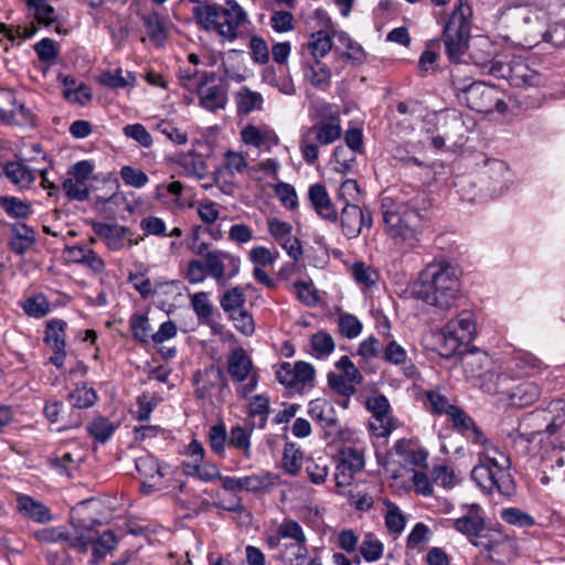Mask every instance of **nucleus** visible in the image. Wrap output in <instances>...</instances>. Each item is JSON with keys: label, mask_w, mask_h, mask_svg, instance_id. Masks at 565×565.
<instances>
[{"label": "nucleus", "mask_w": 565, "mask_h": 565, "mask_svg": "<svg viewBox=\"0 0 565 565\" xmlns=\"http://www.w3.org/2000/svg\"><path fill=\"white\" fill-rule=\"evenodd\" d=\"M430 206L428 194L412 186H405L396 199L383 198L381 210L387 233L393 238L414 246L419 241L417 234Z\"/></svg>", "instance_id": "f257e3e1"}, {"label": "nucleus", "mask_w": 565, "mask_h": 565, "mask_svg": "<svg viewBox=\"0 0 565 565\" xmlns=\"http://www.w3.org/2000/svg\"><path fill=\"white\" fill-rule=\"evenodd\" d=\"M456 268L446 258H436L420 271L414 286L415 298L440 310L451 308L459 297Z\"/></svg>", "instance_id": "f03ea898"}, {"label": "nucleus", "mask_w": 565, "mask_h": 565, "mask_svg": "<svg viewBox=\"0 0 565 565\" xmlns=\"http://www.w3.org/2000/svg\"><path fill=\"white\" fill-rule=\"evenodd\" d=\"M471 57L483 74L504 78L514 87H545L554 82L548 68L521 57L505 62L499 56H492L490 52L483 56L476 51Z\"/></svg>", "instance_id": "7ed1b4c3"}, {"label": "nucleus", "mask_w": 565, "mask_h": 565, "mask_svg": "<svg viewBox=\"0 0 565 565\" xmlns=\"http://www.w3.org/2000/svg\"><path fill=\"white\" fill-rule=\"evenodd\" d=\"M310 116L313 124L301 129L299 149L303 160L313 164L319 158V146L337 141L341 137L342 127L340 114L330 103L317 104Z\"/></svg>", "instance_id": "20e7f679"}, {"label": "nucleus", "mask_w": 565, "mask_h": 565, "mask_svg": "<svg viewBox=\"0 0 565 565\" xmlns=\"http://www.w3.org/2000/svg\"><path fill=\"white\" fill-rule=\"evenodd\" d=\"M482 447L484 452L471 471L472 480L486 492L497 491L505 497L514 494L515 483L509 472V457L499 451L492 443Z\"/></svg>", "instance_id": "39448f33"}, {"label": "nucleus", "mask_w": 565, "mask_h": 565, "mask_svg": "<svg viewBox=\"0 0 565 565\" xmlns=\"http://www.w3.org/2000/svg\"><path fill=\"white\" fill-rule=\"evenodd\" d=\"M193 17L201 29L215 32L228 42L237 39L239 28L248 21L246 11L235 0H226L224 6H196Z\"/></svg>", "instance_id": "423d86ee"}, {"label": "nucleus", "mask_w": 565, "mask_h": 565, "mask_svg": "<svg viewBox=\"0 0 565 565\" xmlns=\"http://www.w3.org/2000/svg\"><path fill=\"white\" fill-rule=\"evenodd\" d=\"M519 30L523 45L529 49L542 43L565 49V21L553 20L551 13L543 8L526 11L521 18Z\"/></svg>", "instance_id": "0eeeda50"}, {"label": "nucleus", "mask_w": 565, "mask_h": 565, "mask_svg": "<svg viewBox=\"0 0 565 565\" xmlns=\"http://www.w3.org/2000/svg\"><path fill=\"white\" fill-rule=\"evenodd\" d=\"M450 74L452 87L460 104H465L469 109L481 114H491L494 110L499 114L507 111L508 106L502 98V93L495 86L488 85L484 82H473L466 85L459 78L458 67H454Z\"/></svg>", "instance_id": "6e6552de"}, {"label": "nucleus", "mask_w": 565, "mask_h": 565, "mask_svg": "<svg viewBox=\"0 0 565 565\" xmlns=\"http://www.w3.org/2000/svg\"><path fill=\"white\" fill-rule=\"evenodd\" d=\"M472 9L468 0H457L455 8L443 30L445 51L450 62L458 64L468 50Z\"/></svg>", "instance_id": "1a4fd4ad"}, {"label": "nucleus", "mask_w": 565, "mask_h": 565, "mask_svg": "<svg viewBox=\"0 0 565 565\" xmlns=\"http://www.w3.org/2000/svg\"><path fill=\"white\" fill-rule=\"evenodd\" d=\"M477 322L471 311H461L456 318L449 320L439 333V354L451 358L468 345L475 338Z\"/></svg>", "instance_id": "9d476101"}, {"label": "nucleus", "mask_w": 565, "mask_h": 565, "mask_svg": "<svg viewBox=\"0 0 565 565\" xmlns=\"http://www.w3.org/2000/svg\"><path fill=\"white\" fill-rule=\"evenodd\" d=\"M226 371L238 398H247L258 386L259 371L243 348L231 350L226 356Z\"/></svg>", "instance_id": "9b49d317"}, {"label": "nucleus", "mask_w": 565, "mask_h": 565, "mask_svg": "<svg viewBox=\"0 0 565 565\" xmlns=\"http://www.w3.org/2000/svg\"><path fill=\"white\" fill-rule=\"evenodd\" d=\"M282 540H289L290 543L284 544L286 553L294 559H305L309 553L308 540L303 527L300 523L291 518H285L278 524L274 534L266 536V544L270 550H276L280 546Z\"/></svg>", "instance_id": "f8f14e48"}, {"label": "nucleus", "mask_w": 565, "mask_h": 565, "mask_svg": "<svg viewBox=\"0 0 565 565\" xmlns=\"http://www.w3.org/2000/svg\"><path fill=\"white\" fill-rule=\"evenodd\" d=\"M207 274L217 284L224 285L235 278L241 270V258L223 249L214 248L204 259Z\"/></svg>", "instance_id": "ddd939ff"}, {"label": "nucleus", "mask_w": 565, "mask_h": 565, "mask_svg": "<svg viewBox=\"0 0 565 565\" xmlns=\"http://www.w3.org/2000/svg\"><path fill=\"white\" fill-rule=\"evenodd\" d=\"M66 328L67 322L58 318L50 319L45 324L43 342L53 351L50 363L57 369L64 366L66 359Z\"/></svg>", "instance_id": "4468645a"}, {"label": "nucleus", "mask_w": 565, "mask_h": 565, "mask_svg": "<svg viewBox=\"0 0 565 565\" xmlns=\"http://www.w3.org/2000/svg\"><path fill=\"white\" fill-rule=\"evenodd\" d=\"M307 413L323 430L324 437L334 438L341 433V424L334 406L326 398L311 399Z\"/></svg>", "instance_id": "2eb2a0df"}, {"label": "nucleus", "mask_w": 565, "mask_h": 565, "mask_svg": "<svg viewBox=\"0 0 565 565\" xmlns=\"http://www.w3.org/2000/svg\"><path fill=\"white\" fill-rule=\"evenodd\" d=\"M194 394L198 399H210L218 391L228 390L227 379L222 369L210 365L194 375Z\"/></svg>", "instance_id": "dca6fc26"}, {"label": "nucleus", "mask_w": 565, "mask_h": 565, "mask_svg": "<svg viewBox=\"0 0 565 565\" xmlns=\"http://www.w3.org/2000/svg\"><path fill=\"white\" fill-rule=\"evenodd\" d=\"M340 223L342 233L348 239L356 238L363 227L372 226V213L358 204H345L341 210Z\"/></svg>", "instance_id": "f3484780"}, {"label": "nucleus", "mask_w": 565, "mask_h": 565, "mask_svg": "<svg viewBox=\"0 0 565 565\" xmlns=\"http://www.w3.org/2000/svg\"><path fill=\"white\" fill-rule=\"evenodd\" d=\"M90 226L93 232L104 242L105 246L110 252L122 250L127 242L129 246L135 244L131 239H127L130 230L125 225L92 221Z\"/></svg>", "instance_id": "a211bd4d"}, {"label": "nucleus", "mask_w": 565, "mask_h": 565, "mask_svg": "<svg viewBox=\"0 0 565 565\" xmlns=\"http://www.w3.org/2000/svg\"><path fill=\"white\" fill-rule=\"evenodd\" d=\"M503 363L515 379L534 376L544 369L543 362L539 358L521 349L512 350Z\"/></svg>", "instance_id": "6ab92c4d"}, {"label": "nucleus", "mask_w": 565, "mask_h": 565, "mask_svg": "<svg viewBox=\"0 0 565 565\" xmlns=\"http://www.w3.org/2000/svg\"><path fill=\"white\" fill-rule=\"evenodd\" d=\"M447 419L451 424L452 428L471 444L480 446H487L491 444V440L484 436L472 417L468 415V413H466L461 407L458 406L457 409L451 413Z\"/></svg>", "instance_id": "aec40b11"}, {"label": "nucleus", "mask_w": 565, "mask_h": 565, "mask_svg": "<svg viewBox=\"0 0 565 565\" xmlns=\"http://www.w3.org/2000/svg\"><path fill=\"white\" fill-rule=\"evenodd\" d=\"M484 526V512L477 503L468 505L466 514L455 519L452 522V527L468 539L479 536V534L483 532Z\"/></svg>", "instance_id": "412c9836"}, {"label": "nucleus", "mask_w": 565, "mask_h": 565, "mask_svg": "<svg viewBox=\"0 0 565 565\" xmlns=\"http://www.w3.org/2000/svg\"><path fill=\"white\" fill-rule=\"evenodd\" d=\"M311 209L323 220L337 222L339 216L326 186L321 183L311 184L307 194Z\"/></svg>", "instance_id": "4be33fe9"}, {"label": "nucleus", "mask_w": 565, "mask_h": 565, "mask_svg": "<svg viewBox=\"0 0 565 565\" xmlns=\"http://www.w3.org/2000/svg\"><path fill=\"white\" fill-rule=\"evenodd\" d=\"M301 71L305 82L321 92H328L331 87V68L320 60L312 58L302 62Z\"/></svg>", "instance_id": "5701e85b"}, {"label": "nucleus", "mask_w": 565, "mask_h": 565, "mask_svg": "<svg viewBox=\"0 0 565 565\" xmlns=\"http://www.w3.org/2000/svg\"><path fill=\"white\" fill-rule=\"evenodd\" d=\"M241 138L245 145L264 151H270L279 142L278 136L273 129L267 126L257 127L253 124L246 125L241 130Z\"/></svg>", "instance_id": "b1692460"}, {"label": "nucleus", "mask_w": 565, "mask_h": 565, "mask_svg": "<svg viewBox=\"0 0 565 565\" xmlns=\"http://www.w3.org/2000/svg\"><path fill=\"white\" fill-rule=\"evenodd\" d=\"M67 258L83 267L87 268L95 275H99L105 271V260L92 248L84 246H68L65 248Z\"/></svg>", "instance_id": "393cba45"}, {"label": "nucleus", "mask_w": 565, "mask_h": 565, "mask_svg": "<svg viewBox=\"0 0 565 565\" xmlns=\"http://www.w3.org/2000/svg\"><path fill=\"white\" fill-rule=\"evenodd\" d=\"M17 509L23 516L40 524H45L53 520L51 510L43 502L28 494H18Z\"/></svg>", "instance_id": "a878e982"}, {"label": "nucleus", "mask_w": 565, "mask_h": 565, "mask_svg": "<svg viewBox=\"0 0 565 565\" xmlns=\"http://www.w3.org/2000/svg\"><path fill=\"white\" fill-rule=\"evenodd\" d=\"M364 407L372 414V418L380 424L382 431L380 435L390 433L387 427L391 418V404L387 397L375 391L364 401Z\"/></svg>", "instance_id": "bb28decb"}, {"label": "nucleus", "mask_w": 565, "mask_h": 565, "mask_svg": "<svg viewBox=\"0 0 565 565\" xmlns=\"http://www.w3.org/2000/svg\"><path fill=\"white\" fill-rule=\"evenodd\" d=\"M333 36L345 51L339 52V46L334 49V53L339 57L353 66L362 65L366 60V54L361 44L354 41L347 32L342 30H333Z\"/></svg>", "instance_id": "cd10ccee"}, {"label": "nucleus", "mask_w": 565, "mask_h": 565, "mask_svg": "<svg viewBox=\"0 0 565 565\" xmlns=\"http://www.w3.org/2000/svg\"><path fill=\"white\" fill-rule=\"evenodd\" d=\"M196 93L199 105L205 110L217 111L224 109L227 105V90L220 85H198Z\"/></svg>", "instance_id": "c85d7f7f"}, {"label": "nucleus", "mask_w": 565, "mask_h": 565, "mask_svg": "<svg viewBox=\"0 0 565 565\" xmlns=\"http://www.w3.org/2000/svg\"><path fill=\"white\" fill-rule=\"evenodd\" d=\"M180 280H167L164 278H156L153 280V292L151 297L157 298V307L160 310L170 312L173 305L170 302L177 295H180Z\"/></svg>", "instance_id": "c756f323"}, {"label": "nucleus", "mask_w": 565, "mask_h": 565, "mask_svg": "<svg viewBox=\"0 0 565 565\" xmlns=\"http://www.w3.org/2000/svg\"><path fill=\"white\" fill-rule=\"evenodd\" d=\"M3 175L17 188L29 189L35 181V170L29 168L23 161H9L2 169Z\"/></svg>", "instance_id": "7c9ffc66"}, {"label": "nucleus", "mask_w": 565, "mask_h": 565, "mask_svg": "<svg viewBox=\"0 0 565 565\" xmlns=\"http://www.w3.org/2000/svg\"><path fill=\"white\" fill-rule=\"evenodd\" d=\"M96 525H100V522L93 520L89 524H86L83 521L75 523L74 535L71 534L68 547L76 548L83 553L87 552L89 546L94 547L98 532L95 529Z\"/></svg>", "instance_id": "2f4dec72"}, {"label": "nucleus", "mask_w": 565, "mask_h": 565, "mask_svg": "<svg viewBox=\"0 0 565 565\" xmlns=\"http://www.w3.org/2000/svg\"><path fill=\"white\" fill-rule=\"evenodd\" d=\"M394 450L405 465L414 467L427 466L428 451L409 439L397 440L394 445Z\"/></svg>", "instance_id": "473e14b6"}, {"label": "nucleus", "mask_w": 565, "mask_h": 565, "mask_svg": "<svg viewBox=\"0 0 565 565\" xmlns=\"http://www.w3.org/2000/svg\"><path fill=\"white\" fill-rule=\"evenodd\" d=\"M494 369L492 359L483 352L471 353L465 358L463 370L465 373L472 379H477L480 383L486 381L488 372Z\"/></svg>", "instance_id": "72a5a7b5"}, {"label": "nucleus", "mask_w": 565, "mask_h": 565, "mask_svg": "<svg viewBox=\"0 0 565 565\" xmlns=\"http://www.w3.org/2000/svg\"><path fill=\"white\" fill-rule=\"evenodd\" d=\"M510 380H515L512 373L507 370V365L503 363L498 370L494 367L491 372H488L486 381L480 383V387L489 394H503L508 396L511 388L508 386Z\"/></svg>", "instance_id": "f704fd0d"}, {"label": "nucleus", "mask_w": 565, "mask_h": 565, "mask_svg": "<svg viewBox=\"0 0 565 565\" xmlns=\"http://www.w3.org/2000/svg\"><path fill=\"white\" fill-rule=\"evenodd\" d=\"M280 483V477L268 470L245 476V491L252 493H268Z\"/></svg>", "instance_id": "c9c22d12"}, {"label": "nucleus", "mask_w": 565, "mask_h": 565, "mask_svg": "<svg viewBox=\"0 0 565 565\" xmlns=\"http://www.w3.org/2000/svg\"><path fill=\"white\" fill-rule=\"evenodd\" d=\"M541 396V388L534 382H524L508 393V398L511 405L515 407H526L535 403Z\"/></svg>", "instance_id": "e433bc0d"}, {"label": "nucleus", "mask_w": 565, "mask_h": 565, "mask_svg": "<svg viewBox=\"0 0 565 565\" xmlns=\"http://www.w3.org/2000/svg\"><path fill=\"white\" fill-rule=\"evenodd\" d=\"M425 407L433 415L446 416L447 418L454 413L458 405L449 399L440 390H430L425 393Z\"/></svg>", "instance_id": "4c0bfd02"}, {"label": "nucleus", "mask_w": 565, "mask_h": 565, "mask_svg": "<svg viewBox=\"0 0 565 565\" xmlns=\"http://www.w3.org/2000/svg\"><path fill=\"white\" fill-rule=\"evenodd\" d=\"M488 173L490 179L493 180V191H498L499 194L504 193L509 190L513 183V173L504 161L492 160L488 162Z\"/></svg>", "instance_id": "58836bf2"}, {"label": "nucleus", "mask_w": 565, "mask_h": 565, "mask_svg": "<svg viewBox=\"0 0 565 565\" xmlns=\"http://www.w3.org/2000/svg\"><path fill=\"white\" fill-rule=\"evenodd\" d=\"M235 102L237 113L242 115H248L253 111L263 109L264 98L260 93L254 92L247 86H243L235 94Z\"/></svg>", "instance_id": "ea45409f"}, {"label": "nucleus", "mask_w": 565, "mask_h": 565, "mask_svg": "<svg viewBox=\"0 0 565 565\" xmlns=\"http://www.w3.org/2000/svg\"><path fill=\"white\" fill-rule=\"evenodd\" d=\"M129 329L136 342L147 344L152 341L153 332L148 315L132 313L129 319Z\"/></svg>", "instance_id": "a19ab883"}, {"label": "nucleus", "mask_w": 565, "mask_h": 565, "mask_svg": "<svg viewBox=\"0 0 565 565\" xmlns=\"http://www.w3.org/2000/svg\"><path fill=\"white\" fill-rule=\"evenodd\" d=\"M182 470L185 476L196 478L203 482L214 481L218 477V467L204 460L183 463Z\"/></svg>", "instance_id": "79ce46f5"}, {"label": "nucleus", "mask_w": 565, "mask_h": 565, "mask_svg": "<svg viewBox=\"0 0 565 565\" xmlns=\"http://www.w3.org/2000/svg\"><path fill=\"white\" fill-rule=\"evenodd\" d=\"M67 399L74 408L85 409L95 405L98 399V395L97 392L92 386H88L87 383H81L68 393Z\"/></svg>", "instance_id": "37998d69"}, {"label": "nucleus", "mask_w": 565, "mask_h": 565, "mask_svg": "<svg viewBox=\"0 0 565 565\" xmlns=\"http://www.w3.org/2000/svg\"><path fill=\"white\" fill-rule=\"evenodd\" d=\"M333 30H319L310 35L308 43L312 58H323L333 47Z\"/></svg>", "instance_id": "c03bdc74"}, {"label": "nucleus", "mask_w": 565, "mask_h": 565, "mask_svg": "<svg viewBox=\"0 0 565 565\" xmlns=\"http://www.w3.org/2000/svg\"><path fill=\"white\" fill-rule=\"evenodd\" d=\"M359 551L366 563H375L383 556L384 544L374 533L367 532L363 536Z\"/></svg>", "instance_id": "a18cd8bd"}, {"label": "nucleus", "mask_w": 565, "mask_h": 565, "mask_svg": "<svg viewBox=\"0 0 565 565\" xmlns=\"http://www.w3.org/2000/svg\"><path fill=\"white\" fill-rule=\"evenodd\" d=\"M117 427L107 417L97 416L88 424L87 431L95 441L105 444L113 437Z\"/></svg>", "instance_id": "49530a36"}, {"label": "nucleus", "mask_w": 565, "mask_h": 565, "mask_svg": "<svg viewBox=\"0 0 565 565\" xmlns=\"http://www.w3.org/2000/svg\"><path fill=\"white\" fill-rule=\"evenodd\" d=\"M303 454L295 443H286L284 447L281 466L286 473L296 476L302 466Z\"/></svg>", "instance_id": "de8ad7c7"}, {"label": "nucleus", "mask_w": 565, "mask_h": 565, "mask_svg": "<svg viewBox=\"0 0 565 565\" xmlns=\"http://www.w3.org/2000/svg\"><path fill=\"white\" fill-rule=\"evenodd\" d=\"M179 164L185 175L203 179L207 173V164L201 154L189 152L179 159Z\"/></svg>", "instance_id": "09e8293b"}, {"label": "nucleus", "mask_w": 565, "mask_h": 565, "mask_svg": "<svg viewBox=\"0 0 565 565\" xmlns=\"http://www.w3.org/2000/svg\"><path fill=\"white\" fill-rule=\"evenodd\" d=\"M383 502L386 508L384 514L385 526L391 533L399 535L405 530L406 516L396 503L388 499H385Z\"/></svg>", "instance_id": "8fccbe9b"}, {"label": "nucleus", "mask_w": 565, "mask_h": 565, "mask_svg": "<svg viewBox=\"0 0 565 565\" xmlns=\"http://www.w3.org/2000/svg\"><path fill=\"white\" fill-rule=\"evenodd\" d=\"M99 83L108 88L118 89L128 86H134L136 83V76L132 72H127L126 76L122 75V70L117 68L114 71H104L99 75Z\"/></svg>", "instance_id": "3c124183"}, {"label": "nucleus", "mask_w": 565, "mask_h": 565, "mask_svg": "<svg viewBox=\"0 0 565 565\" xmlns=\"http://www.w3.org/2000/svg\"><path fill=\"white\" fill-rule=\"evenodd\" d=\"M245 302V290L241 286L226 289L220 299V306L227 316L243 309Z\"/></svg>", "instance_id": "603ef678"}, {"label": "nucleus", "mask_w": 565, "mask_h": 565, "mask_svg": "<svg viewBox=\"0 0 565 565\" xmlns=\"http://www.w3.org/2000/svg\"><path fill=\"white\" fill-rule=\"evenodd\" d=\"M33 537L41 544L65 543L68 547L71 533L64 526H49L36 530Z\"/></svg>", "instance_id": "864d4df0"}, {"label": "nucleus", "mask_w": 565, "mask_h": 565, "mask_svg": "<svg viewBox=\"0 0 565 565\" xmlns=\"http://www.w3.org/2000/svg\"><path fill=\"white\" fill-rule=\"evenodd\" d=\"M0 206L9 217L15 220L28 218L32 213L31 205L15 196H0Z\"/></svg>", "instance_id": "5fc2aeb1"}, {"label": "nucleus", "mask_w": 565, "mask_h": 565, "mask_svg": "<svg viewBox=\"0 0 565 565\" xmlns=\"http://www.w3.org/2000/svg\"><path fill=\"white\" fill-rule=\"evenodd\" d=\"M500 518L507 524L522 529H530L536 524L534 516L514 507L502 509Z\"/></svg>", "instance_id": "6e6d98bb"}, {"label": "nucleus", "mask_w": 565, "mask_h": 565, "mask_svg": "<svg viewBox=\"0 0 565 565\" xmlns=\"http://www.w3.org/2000/svg\"><path fill=\"white\" fill-rule=\"evenodd\" d=\"M21 308L29 317L40 319L50 312V302L44 294L39 292L26 298Z\"/></svg>", "instance_id": "4d7b16f0"}, {"label": "nucleus", "mask_w": 565, "mask_h": 565, "mask_svg": "<svg viewBox=\"0 0 565 565\" xmlns=\"http://www.w3.org/2000/svg\"><path fill=\"white\" fill-rule=\"evenodd\" d=\"M252 433L241 425L233 426L230 431V446L243 452L244 458L252 457Z\"/></svg>", "instance_id": "13d9d810"}, {"label": "nucleus", "mask_w": 565, "mask_h": 565, "mask_svg": "<svg viewBox=\"0 0 565 565\" xmlns=\"http://www.w3.org/2000/svg\"><path fill=\"white\" fill-rule=\"evenodd\" d=\"M13 105H17L15 109H12L10 113L0 108V119L8 122H13L17 125H34L35 116L24 104H18L15 99H13Z\"/></svg>", "instance_id": "bf43d9fd"}, {"label": "nucleus", "mask_w": 565, "mask_h": 565, "mask_svg": "<svg viewBox=\"0 0 565 565\" xmlns=\"http://www.w3.org/2000/svg\"><path fill=\"white\" fill-rule=\"evenodd\" d=\"M136 469L147 480L161 479L163 472L158 459L152 455H145L135 460Z\"/></svg>", "instance_id": "052dcab7"}, {"label": "nucleus", "mask_w": 565, "mask_h": 565, "mask_svg": "<svg viewBox=\"0 0 565 565\" xmlns=\"http://www.w3.org/2000/svg\"><path fill=\"white\" fill-rule=\"evenodd\" d=\"M351 274L358 285L370 289L376 285L377 273L363 262H355L351 267Z\"/></svg>", "instance_id": "680f3d73"}, {"label": "nucleus", "mask_w": 565, "mask_h": 565, "mask_svg": "<svg viewBox=\"0 0 565 565\" xmlns=\"http://www.w3.org/2000/svg\"><path fill=\"white\" fill-rule=\"evenodd\" d=\"M544 412L551 415L550 423L546 426V431L548 434H554L556 428L562 426L565 423V399L564 398L552 399L547 404Z\"/></svg>", "instance_id": "e2e57ef3"}, {"label": "nucleus", "mask_w": 565, "mask_h": 565, "mask_svg": "<svg viewBox=\"0 0 565 565\" xmlns=\"http://www.w3.org/2000/svg\"><path fill=\"white\" fill-rule=\"evenodd\" d=\"M311 348L317 359H324L334 351L335 344L328 332L318 331L311 337Z\"/></svg>", "instance_id": "0e129e2a"}, {"label": "nucleus", "mask_w": 565, "mask_h": 565, "mask_svg": "<svg viewBox=\"0 0 565 565\" xmlns=\"http://www.w3.org/2000/svg\"><path fill=\"white\" fill-rule=\"evenodd\" d=\"M330 463L328 458L318 457L307 462L306 471L310 481L315 484H321L327 480Z\"/></svg>", "instance_id": "69168bd1"}, {"label": "nucleus", "mask_w": 565, "mask_h": 565, "mask_svg": "<svg viewBox=\"0 0 565 565\" xmlns=\"http://www.w3.org/2000/svg\"><path fill=\"white\" fill-rule=\"evenodd\" d=\"M381 358L392 365H405L408 355L406 350L395 340H390L387 344L382 348Z\"/></svg>", "instance_id": "338daca9"}, {"label": "nucleus", "mask_w": 565, "mask_h": 565, "mask_svg": "<svg viewBox=\"0 0 565 565\" xmlns=\"http://www.w3.org/2000/svg\"><path fill=\"white\" fill-rule=\"evenodd\" d=\"M49 466L58 475L71 477L78 467V459L74 458L71 452H64L62 456L50 458Z\"/></svg>", "instance_id": "774afa93"}]
</instances>
